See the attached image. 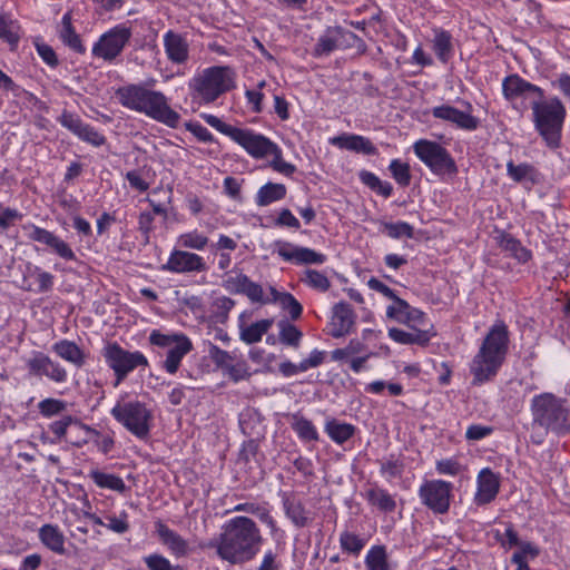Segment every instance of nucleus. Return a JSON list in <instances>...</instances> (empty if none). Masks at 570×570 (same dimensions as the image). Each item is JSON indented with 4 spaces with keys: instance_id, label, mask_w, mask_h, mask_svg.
Masks as SVG:
<instances>
[{
    "instance_id": "nucleus-1",
    "label": "nucleus",
    "mask_w": 570,
    "mask_h": 570,
    "mask_svg": "<svg viewBox=\"0 0 570 570\" xmlns=\"http://www.w3.org/2000/svg\"><path fill=\"white\" fill-rule=\"evenodd\" d=\"M263 537L257 524L248 517H235L223 525L218 539L202 543L203 549H216L220 559L232 564L253 560L261 550Z\"/></svg>"
},
{
    "instance_id": "nucleus-2",
    "label": "nucleus",
    "mask_w": 570,
    "mask_h": 570,
    "mask_svg": "<svg viewBox=\"0 0 570 570\" xmlns=\"http://www.w3.org/2000/svg\"><path fill=\"white\" fill-rule=\"evenodd\" d=\"M116 96L130 110L144 114L170 128L179 125L180 115L169 106L168 98L161 91L141 85H128L119 88Z\"/></svg>"
},
{
    "instance_id": "nucleus-3",
    "label": "nucleus",
    "mask_w": 570,
    "mask_h": 570,
    "mask_svg": "<svg viewBox=\"0 0 570 570\" xmlns=\"http://www.w3.org/2000/svg\"><path fill=\"white\" fill-rule=\"evenodd\" d=\"M509 341V331L503 322L495 323L490 328L470 363L472 384L481 385L498 374L508 354Z\"/></svg>"
},
{
    "instance_id": "nucleus-4",
    "label": "nucleus",
    "mask_w": 570,
    "mask_h": 570,
    "mask_svg": "<svg viewBox=\"0 0 570 570\" xmlns=\"http://www.w3.org/2000/svg\"><path fill=\"white\" fill-rule=\"evenodd\" d=\"M534 128L549 148L556 149L561 142V132L567 110L558 97H533L531 100Z\"/></svg>"
},
{
    "instance_id": "nucleus-5",
    "label": "nucleus",
    "mask_w": 570,
    "mask_h": 570,
    "mask_svg": "<svg viewBox=\"0 0 570 570\" xmlns=\"http://www.w3.org/2000/svg\"><path fill=\"white\" fill-rule=\"evenodd\" d=\"M236 72L229 66H213L204 69L189 81L193 99L212 104L236 87Z\"/></svg>"
},
{
    "instance_id": "nucleus-6",
    "label": "nucleus",
    "mask_w": 570,
    "mask_h": 570,
    "mask_svg": "<svg viewBox=\"0 0 570 570\" xmlns=\"http://www.w3.org/2000/svg\"><path fill=\"white\" fill-rule=\"evenodd\" d=\"M533 423L557 433L570 431V411L566 401L551 393H542L532 399Z\"/></svg>"
},
{
    "instance_id": "nucleus-7",
    "label": "nucleus",
    "mask_w": 570,
    "mask_h": 570,
    "mask_svg": "<svg viewBox=\"0 0 570 570\" xmlns=\"http://www.w3.org/2000/svg\"><path fill=\"white\" fill-rule=\"evenodd\" d=\"M110 413L136 438L146 440L149 436L153 414L145 403L139 401L117 402Z\"/></svg>"
},
{
    "instance_id": "nucleus-8",
    "label": "nucleus",
    "mask_w": 570,
    "mask_h": 570,
    "mask_svg": "<svg viewBox=\"0 0 570 570\" xmlns=\"http://www.w3.org/2000/svg\"><path fill=\"white\" fill-rule=\"evenodd\" d=\"M414 154L439 176L456 175L458 166L451 154L439 142L420 139L413 145Z\"/></svg>"
},
{
    "instance_id": "nucleus-9",
    "label": "nucleus",
    "mask_w": 570,
    "mask_h": 570,
    "mask_svg": "<svg viewBox=\"0 0 570 570\" xmlns=\"http://www.w3.org/2000/svg\"><path fill=\"white\" fill-rule=\"evenodd\" d=\"M101 354L115 373V386L119 385L135 368L148 366V360L141 352H129L116 342L105 345Z\"/></svg>"
},
{
    "instance_id": "nucleus-10",
    "label": "nucleus",
    "mask_w": 570,
    "mask_h": 570,
    "mask_svg": "<svg viewBox=\"0 0 570 570\" xmlns=\"http://www.w3.org/2000/svg\"><path fill=\"white\" fill-rule=\"evenodd\" d=\"M149 342L153 345L168 348L163 367L169 374H175L178 371L184 356L193 350L191 341L181 333L163 334L154 330L149 335Z\"/></svg>"
},
{
    "instance_id": "nucleus-11",
    "label": "nucleus",
    "mask_w": 570,
    "mask_h": 570,
    "mask_svg": "<svg viewBox=\"0 0 570 570\" xmlns=\"http://www.w3.org/2000/svg\"><path fill=\"white\" fill-rule=\"evenodd\" d=\"M358 42L364 46L363 40L354 32L341 26L327 27L315 43L312 56L315 58L327 57L335 50H344Z\"/></svg>"
},
{
    "instance_id": "nucleus-12",
    "label": "nucleus",
    "mask_w": 570,
    "mask_h": 570,
    "mask_svg": "<svg viewBox=\"0 0 570 570\" xmlns=\"http://www.w3.org/2000/svg\"><path fill=\"white\" fill-rule=\"evenodd\" d=\"M131 29L125 23L117 24L102 33L92 47V56L111 62L119 57L130 41Z\"/></svg>"
},
{
    "instance_id": "nucleus-13",
    "label": "nucleus",
    "mask_w": 570,
    "mask_h": 570,
    "mask_svg": "<svg viewBox=\"0 0 570 570\" xmlns=\"http://www.w3.org/2000/svg\"><path fill=\"white\" fill-rule=\"evenodd\" d=\"M451 490V483L443 480H431L420 487L419 494L423 504L430 510L443 514L450 508Z\"/></svg>"
},
{
    "instance_id": "nucleus-14",
    "label": "nucleus",
    "mask_w": 570,
    "mask_h": 570,
    "mask_svg": "<svg viewBox=\"0 0 570 570\" xmlns=\"http://www.w3.org/2000/svg\"><path fill=\"white\" fill-rule=\"evenodd\" d=\"M230 139L242 146L246 153L255 159L268 157L271 149L275 145L274 141L262 134H257L252 129L238 127Z\"/></svg>"
},
{
    "instance_id": "nucleus-15",
    "label": "nucleus",
    "mask_w": 570,
    "mask_h": 570,
    "mask_svg": "<svg viewBox=\"0 0 570 570\" xmlns=\"http://www.w3.org/2000/svg\"><path fill=\"white\" fill-rule=\"evenodd\" d=\"M466 110H459L450 105H441L432 108V116L436 119L450 122L456 128L473 131L480 126L479 118L474 117L472 112V105L465 102Z\"/></svg>"
},
{
    "instance_id": "nucleus-16",
    "label": "nucleus",
    "mask_w": 570,
    "mask_h": 570,
    "mask_svg": "<svg viewBox=\"0 0 570 570\" xmlns=\"http://www.w3.org/2000/svg\"><path fill=\"white\" fill-rule=\"evenodd\" d=\"M26 366L32 376H45L56 383H63L67 380V371L42 352H33Z\"/></svg>"
},
{
    "instance_id": "nucleus-17",
    "label": "nucleus",
    "mask_w": 570,
    "mask_h": 570,
    "mask_svg": "<svg viewBox=\"0 0 570 570\" xmlns=\"http://www.w3.org/2000/svg\"><path fill=\"white\" fill-rule=\"evenodd\" d=\"M23 229L27 230V236L29 239L43 244L48 248H50L55 254L61 257L65 261H75L76 254L70 247V245L61 239L59 236L53 234L52 232L45 229L42 227L36 226L33 224H28L23 226Z\"/></svg>"
},
{
    "instance_id": "nucleus-18",
    "label": "nucleus",
    "mask_w": 570,
    "mask_h": 570,
    "mask_svg": "<svg viewBox=\"0 0 570 570\" xmlns=\"http://www.w3.org/2000/svg\"><path fill=\"white\" fill-rule=\"evenodd\" d=\"M275 252L285 262L296 265H321L325 263L326 256L308 247L294 245L289 242H276Z\"/></svg>"
},
{
    "instance_id": "nucleus-19",
    "label": "nucleus",
    "mask_w": 570,
    "mask_h": 570,
    "mask_svg": "<svg viewBox=\"0 0 570 570\" xmlns=\"http://www.w3.org/2000/svg\"><path fill=\"white\" fill-rule=\"evenodd\" d=\"M163 269L177 274L200 273L207 271V265L198 254L174 249Z\"/></svg>"
},
{
    "instance_id": "nucleus-20",
    "label": "nucleus",
    "mask_w": 570,
    "mask_h": 570,
    "mask_svg": "<svg viewBox=\"0 0 570 570\" xmlns=\"http://www.w3.org/2000/svg\"><path fill=\"white\" fill-rule=\"evenodd\" d=\"M503 96L507 100L513 102L519 98L533 99V97H542L543 90L524 80L519 75H510L502 82Z\"/></svg>"
},
{
    "instance_id": "nucleus-21",
    "label": "nucleus",
    "mask_w": 570,
    "mask_h": 570,
    "mask_svg": "<svg viewBox=\"0 0 570 570\" xmlns=\"http://www.w3.org/2000/svg\"><path fill=\"white\" fill-rule=\"evenodd\" d=\"M356 314L346 302H340L333 306V315L330 323V334L340 338L350 334L355 325Z\"/></svg>"
},
{
    "instance_id": "nucleus-22",
    "label": "nucleus",
    "mask_w": 570,
    "mask_h": 570,
    "mask_svg": "<svg viewBox=\"0 0 570 570\" xmlns=\"http://www.w3.org/2000/svg\"><path fill=\"white\" fill-rule=\"evenodd\" d=\"M499 478L490 470L483 469L478 475V491L474 502L478 505H484L493 501L499 492Z\"/></svg>"
},
{
    "instance_id": "nucleus-23",
    "label": "nucleus",
    "mask_w": 570,
    "mask_h": 570,
    "mask_svg": "<svg viewBox=\"0 0 570 570\" xmlns=\"http://www.w3.org/2000/svg\"><path fill=\"white\" fill-rule=\"evenodd\" d=\"M164 47L167 58L174 63H185L189 58V46L186 39L169 30L164 36Z\"/></svg>"
},
{
    "instance_id": "nucleus-24",
    "label": "nucleus",
    "mask_w": 570,
    "mask_h": 570,
    "mask_svg": "<svg viewBox=\"0 0 570 570\" xmlns=\"http://www.w3.org/2000/svg\"><path fill=\"white\" fill-rule=\"evenodd\" d=\"M331 142L340 148L352 150L363 155L377 154V148L373 145V142L368 138L360 135L343 134L341 136L332 138Z\"/></svg>"
},
{
    "instance_id": "nucleus-25",
    "label": "nucleus",
    "mask_w": 570,
    "mask_h": 570,
    "mask_svg": "<svg viewBox=\"0 0 570 570\" xmlns=\"http://www.w3.org/2000/svg\"><path fill=\"white\" fill-rule=\"evenodd\" d=\"M282 502L286 517L295 527L305 528L312 522L311 513L305 509L301 500L285 493Z\"/></svg>"
},
{
    "instance_id": "nucleus-26",
    "label": "nucleus",
    "mask_w": 570,
    "mask_h": 570,
    "mask_svg": "<svg viewBox=\"0 0 570 570\" xmlns=\"http://www.w3.org/2000/svg\"><path fill=\"white\" fill-rule=\"evenodd\" d=\"M433 336H435V332L431 330H412V332L396 327L389 330V337L395 343L404 345L415 344L424 347L428 346Z\"/></svg>"
},
{
    "instance_id": "nucleus-27",
    "label": "nucleus",
    "mask_w": 570,
    "mask_h": 570,
    "mask_svg": "<svg viewBox=\"0 0 570 570\" xmlns=\"http://www.w3.org/2000/svg\"><path fill=\"white\" fill-rule=\"evenodd\" d=\"M156 532L170 552L176 557H185L188 553L187 541L177 532L169 529L165 523L158 521L156 523Z\"/></svg>"
},
{
    "instance_id": "nucleus-28",
    "label": "nucleus",
    "mask_w": 570,
    "mask_h": 570,
    "mask_svg": "<svg viewBox=\"0 0 570 570\" xmlns=\"http://www.w3.org/2000/svg\"><path fill=\"white\" fill-rule=\"evenodd\" d=\"M367 502L376 508L380 512L392 513L396 509L395 497L390 494L387 490L373 485L365 492Z\"/></svg>"
},
{
    "instance_id": "nucleus-29",
    "label": "nucleus",
    "mask_w": 570,
    "mask_h": 570,
    "mask_svg": "<svg viewBox=\"0 0 570 570\" xmlns=\"http://www.w3.org/2000/svg\"><path fill=\"white\" fill-rule=\"evenodd\" d=\"M52 351L62 360L73 364L80 368L86 363V354L83 351L72 341L60 340L52 345Z\"/></svg>"
},
{
    "instance_id": "nucleus-30",
    "label": "nucleus",
    "mask_w": 570,
    "mask_h": 570,
    "mask_svg": "<svg viewBox=\"0 0 570 570\" xmlns=\"http://www.w3.org/2000/svg\"><path fill=\"white\" fill-rule=\"evenodd\" d=\"M434 38L432 40V48L438 59L446 63L454 55V46L452 35L441 28L433 29Z\"/></svg>"
},
{
    "instance_id": "nucleus-31",
    "label": "nucleus",
    "mask_w": 570,
    "mask_h": 570,
    "mask_svg": "<svg viewBox=\"0 0 570 570\" xmlns=\"http://www.w3.org/2000/svg\"><path fill=\"white\" fill-rule=\"evenodd\" d=\"M242 318L243 316L239 318V337L246 344L261 342L263 335L269 331L274 323L271 318H264L250 325H246Z\"/></svg>"
},
{
    "instance_id": "nucleus-32",
    "label": "nucleus",
    "mask_w": 570,
    "mask_h": 570,
    "mask_svg": "<svg viewBox=\"0 0 570 570\" xmlns=\"http://www.w3.org/2000/svg\"><path fill=\"white\" fill-rule=\"evenodd\" d=\"M41 543L57 554H65V535L57 525L43 524L39 529Z\"/></svg>"
},
{
    "instance_id": "nucleus-33",
    "label": "nucleus",
    "mask_w": 570,
    "mask_h": 570,
    "mask_svg": "<svg viewBox=\"0 0 570 570\" xmlns=\"http://www.w3.org/2000/svg\"><path fill=\"white\" fill-rule=\"evenodd\" d=\"M286 194L287 188L284 184L268 181L258 189L255 202L257 206L265 207L284 199Z\"/></svg>"
},
{
    "instance_id": "nucleus-34",
    "label": "nucleus",
    "mask_w": 570,
    "mask_h": 570,
    "mask_svg": "<svg viewBox=\"0 0 570 570\" xmlns=\"http://www.w3.org/2000/svg\"><path fill=\"white\" fill-rule=\"evenodd\" d=\"M71 13L67 12L63 14L61 20V27L59 29V37L62 42L70 49L78 53H85L86 48L82 45L80 36L76 32L72 22Z\"/></svg>"
},
{
    "instance_id": "nucleus-35",
    "label": "nucleus",
    "mask_w": 570,
    "mask_h": 570,
    "mask_svg": "<svg viewBox=\"0 0 570 570\" xmlns=\"http://www.w3.org/2000/svg\"><path fill=\"white\" fill-rule=\"evenodd\" d=\"M356 428L346 422H340L336 419H331L325 423V432L337 444H343L355 434Z\"/></svg>"
},
{
    "instance_id": "nucleus-36",
    "label": "nucleus",
    "mask_w": 570,
    "mask_h": 570,
    "mask_svg": "<svg viewBox=\"0 0 570 570\" xmlns=\"http://www.w3.org/2000/svg\"><path fill=\"white\" fill-rule=\"evenodd\" d=\"M291 428L304 442L318 441V432L313 422L299 413L292 414Z\"/></svg>"
},
{
    "instance_id": "nucleus-37",
    "label": "nucleus",
    "mask_w": 570,
    "mask_h": 570,
    "mask_svg": "<svg viewBox=\"0 0 570 570\" xmlns=\"http://www.w3.org/2000/svg\"><path fill=\"white\" fill-rule=\"evenodd\" d=\"M89 478L101 489H109L119 493H125L128 490L124 480L115 474L105 473L96 469L89 472Z\"/></svg>"
},
{
    "instance_id": "nucleus-38",
    "label": "nucleus",
    "mask_w": 570,
    "mask_h": 570,
    "mask_svg": "<svg viewBox=\"0 0 570 570\" xmlns=\"http://www.w3.org/2000/svg\"><path fill=\"white\" fill-rule=\"evenodd\" d=\"M361 181L370 189L387 198L393 193V186L389 181H382L375 174L363 170L360 173Z\"/></svg>"
},
{
    "instance_id": "nucleus-39",
    "label": "nucleus",
    "mask_w": 570,
    "mask_h": 570,
    "mask_svg": "<svg viewBox=\"0 0 570 570\" xmlns=\"http://www.w3.org/2000/svg\"><path fill=\"white\" fill-rule=\"evenodd\" d=\"M500 246L503 250L510 253L514 258L521 263L530 259L531 253L522 244L510 235H504L501 238Z\"/></svg>"
},
{
    "instance_id": "nucleus-40",
    "label": "nucleus",
    "mask_w": 570,
    "mask_h": 570,
    "mask_svg": "<svg viewBox=\"0 0 570 570\" xmlns=\"http://www.w3.org/2000/svg\"><path fill=\"white\" fill-rule=\"evenodd\" d=\"M0 39L12 48L17 47L20 39L19 26L3 13H0Z\"/></svg>"
},
{
    "instance_id": "nucleus-41",
    "label": "nucleus",
    "mask_w": 570,
    "mask_h": 570,
    "mask_svg": "<svg viewBox=\"0 0 570 570\" xmlns=\"http://www.w3.org/2000/svg\"><path fill=\"white\" fill-rule=\"evenodd\" d=\"M177 242L180 247L203 250L207 246L209 239L206 235L199 233L198 230H191L179 235Z\"/></svg>"
},
{
    "instance_id": "nucleus-42",
    "label": "nucleus",
    "mask_w": 570,
    "mask_h": 570,
    "mask_svg": "<svg viewBox=\"0 0 570 570\" xmlns=\"http://www.w3.org/2000/svg\"><path fill=\"white\" fill-rule=\"evenodd\" d=\"M269 156H272L273 159L269 161L268 166L273 170L285 176H291L295 173L296 167L284 160L282 149L276 144L271 149Z\"/></svg>"
},
{
    "instance_id": "nucleus-43",
    "label": "nucleus",
    "mask_w": 570,
    "mask_h": 570,
    "mask_svg": "<svg viewBox=\"0 0 570 570\" xmlns=\"http://www.w3.org/2000/svg\"><path fill=\"white\" fill-rule=\"evenodd\" d=\"M508 175L517 183L523 180L534 181L535 169L530 164L515 165L513 161L507 164Z\"/></svg>"
},
{
    "instance_id": "nucleus-44",
    "label": "nucleus",
    "mask_w": 570,
    "mask_h": 570,
    "mask_svg": "<svg viewBox=\"0 0 570 570\" xmlns=\"http://www.w3.org/2000/svg\"><path fill=\"white\" fill-rule=\"evenodd\" d=\"M302 282L318 292H326L331 287L328 277L316 269H306Z\"/></svg>"
},
{
    "instance_id": "nucleus-45",
    "label": "nucleus",
    "mask_w": 570,
    "mask_h": 570,
    "mask_svg": "<svg viewBox=\"0 0 570 570\" xmlns=\"http://www.w3.org/2000/svg\"><path fill=\"white\" fill-rule=\"evenodd\" d=\"M389 169L400 186L406 187L410 185L412 176L410 171V165L407 163H403L400 159H393L389 166Z\"/></svg>"
},
{
    "instance_id": "nucleus-46",
    "label": "nucleus",
    "mask_w": 570,
    "mask_h": 570,
    "mask_svg": "<svg viewBox=\"0 0 570 570\" xmlns=\"http://www.w3.org/2000/svg\"><path fill=\"white\" fill-rule=\"evenodd\" d=\"M28 273L30 276L35 277L37 282V289L38 293H47L52 289L53 287V275L49 272L42 271L38 266L28 267Z\"/></svg>"
},
{
    "instance_id": "nucleus-47",
    "label": "nucleus",
    "mask_w": 570,
    "mask_h": 570,
    "mask_svg": "<svg viewBox=\"0 0 570 570\" xmlns=\"http://www.w3.org/2000/svg\"><path fill=\"white\" fill-rule=\"evenodd\" d=\"M340 544L343 551L357 556L365 546V542L357 534L344 531L340 537Z\"/></svg>"
},
{
    "instance_id": "nucleus-48",
    "label": "nucleus",
    "mask_w": 570,
    "mask_h": 570,
    "mask_svg": "<svg viewBox=\"0 0 570 570\" xmlns=\"http://www.w3.org/2000/svg\"><path fill=\"white\" fill-rule=\"evenodd\" d=\"M75 423L79 429L91 431L87 425L78 422L70 415L62 417L61 420L55 421L49 425L50 432L59 440L66 439L68 428Z\"/></svg>"
},
{
    "instance_id": "nucleus-49",
    "label": "nucleus",
    "mask_w": 570,
    "mask_h": 570,
    "mask_svg": "<svg viewBox=\"0 0 570 570\" xmlns=\"http://www.w3.org/2000/svg\"><path fill=\"white\" fill-rule=\"evenodd\" d=\"M365 564L368 570H387L385 548H372L366 556Z\"/></svg>"
},
{
    "instance_id": "nucleus-50",
    "label": "nucleus",
    "mask_w": 570,
    "mask_h": 570,
    "mask_svg": "<svg viewBox=\"0 0 570 570\" xmlns=\"http://www.w3.org/2000/svg\"><path fill=\"white\" fill-rule=\"evenodd\" d=\"M39 412L45 417H51L66 411L67 403L58 399H45L38 404Z\"/></svg>"
},
{
    "instance_id": "nucleus-51",
    "label": "nucleus",
    "mask_w": 570,
    "mask_h": 570,
    "mask_svg": "<svg viewBox=\"0 0 570 570\" xmlns=\"http://www.w3.org/2000/svg\"><path fill=\"white\" fill-rule=\"evenodd\" d=\"M383 230L391 238H401V237L412 238L414 235L413 226H411L410 224H407L405 222L384 223Z\"/></svg>"
},
{
    "instance_id": "nucleus-52",
    "label": "nucleus",
    "mask_w": 570,
    "mask_h": 570,
    "mask_svg": "<svg viewBox=\"0 0 570 570\" xmlns=\"http://www.w3.org/2000/svg\"><path fill=\"white\" fill-rule=\"evenodd\" d=\"M142 560L149 570H184L178 564H171L167 558L159 553L146 556Z\"/></svg>"
},
{
    "instance_id": "nucleus-53",
    "label": "nucleus",
    "mask_w": 570,
    "mask_h": 570,
    "mask_svg": "<svg viewBox=\"0 0 570 570\" xmlns=\"http://www.w3.org/2000/svg\"><path fill=\"white\" fill-rule=\"evenodd\" d=\"M302 332L293 324H281L279 341L283 344L297 347L299 345Z\"/></svg>"
},
{
    "instance_id": "nucleus-54",
    "label": "nucleus",
    "mask_w": 570,
    "mask_h": 570,
    "mask_svg": "<svg viewBox=\"0 0 570 570\" xmlns=\"http://www.w3.org/2000/svg\"><path fill=\"white\" fill-rule=\"evenodd\" d=\"M392 301L393 304L386 308V316L389 318L395 320L399 323H402L407 314V311H410V304L399 296H395Z\"/></svg>"
},
{
    "instance_id": "nucleus-55",
    "label": "nucleus",
    "mask_w": 570,
    "mask_h": 570,
    "mask_svg": "<svg viewBox=\"0 0 570 570\" xmlns=\"http://www.w3.org/2000/svg\"><path fill=\"white\" fill-rule=\"evenodd\" d=\"M58 121L62 127L67 128L76 136H78L79 132H81V129L86 125L79 116L67 110L62 111V114L58 118Z\"/></svg>"
},
{
    "instance_id": "nucleus-56",
    "label": "nucleus",
    "mask_w": 570,
    "mask_h": 570,
    "mask_svg": "<svg viewBox=\"0 0 570 570\" xmlns=\"http://www.w3.org/2000/svg\"><path fill=\"white\" fill-rule=\"evenodd\" d=\"M208 353L216 366L222 368L224 372L233 363L234 357L227 351H224L214 344H210Z\"/></svg>"
},
{
    "instance_id": "nucleus-57",
    "label": "nucleus",
    "mask_w": 570,
    "mask_h": 570,
    "mask_svg": "<svg viewBox=\"0 0 570 570\" xmlns=\"http://www.w3.org/2000/svg\"><path fill=\"white\" fill-rule=\"evenodd\" d=\"M278 304L283 309L288 312L292 320H297L301 317L303 307L291 293L284 294L282 301Z\"/></svg>"
},
{
    "instance_id": "nucleus-58",
    "label": "nucleus",
    "mask_w": 570,
    "mask_h": 570,
    "mask_svg": "<svg viewBox=\"0 0 570 570\" xmlns=\"http://www.w3.org/2000/svg\"><path fill=\"white\" fill-rule=\"evenodd\" d=\"M77 137L95 147L102 146L106 142L105 136L88 124L83 126Z\"/></svg>"
},
{
    "instance_id": "nucleus-59",
    "label": "nucleus",
    "mask_w": 570,
    "mask_h": 570,
    "mask_svg": "<svg viewBox=\"0 0 570 570\" xmlns=\"http://www.w3.org/2000/svg\"><path fill=\"white\" fill-rule=\"evenodd\" d=\"M249 281V277L245 274H238L230 276L223 282V286L226 291L233 294H244L245 287Z\"/></svg>"
},
{
    "instance_id": "nucleus-60",
    "label": "nucleus",
    "mask_w": 570,
    "mask_h": 570,
    "mask_svg": "<svg viewBox=\"0 0 570 570\" xmlns=\"http://www.w3.org/2000/svg\"><path fill=\"white\" fill-rule=\"evenodd\" d=\"M252 303H259L262 305L269 304L268 297L264 296L263 287L253 282L248 281L244 294Z\"/></svg>"
},
{
    "instance_id": "nucleus-61",
    "label": "nucleus",
    "mask_w": 570,
    "mask_h": 570,
    "mask_svg": "<svg viewBox=\"0 0 570 570\" xmlns=\"http://www.w3.org/2000/svg\"><path fill=\"white\" fill-rule=\"evenodd\" d=\"M107 520L108 523H106L105 527L116 533L122 534L129 530L128 514L125 511H122L119 517L108 515Z\"/></svg>"
},
{
    "instance_id": "nucleus-62",
    "label": "nucleus",
    "mask_w": 570,
    "mask_h": 570,
    "mask_svg": "<svg viewBox=\"0 0 570 570\" xmlns=\"http://www.w3.org/2000/svg\"><path fill=\"white\" fill-rule=\"evenodd\" d=\"M436 471L440 474L458 475L463 471V466L454 458L443 459L436 462Z\"/></svg>"
},
{
    "instance_id": "nucleus-63",
    "label": "nucleus",
    "mask_w": 570,
    "mask_h": 570,
    "mask_svg": "<svg viewBox=\"0 0 570 570\" xmlns=\"http://www.w3.org/2000/svg\"><path fill=\"white\" fill-rule=\"evenodd\" d=\"M36 49L41 59L51 68L59 65L58 57L51 46L45 42H36Z\"/></svg>"
},
{
    "instance_id": "nucleus-64",
    "label": "nucleus",
    "mask_w": 570,
    "mask_h": 570,
    "mask_svg": "<svg viewBox=\"0 0 570 570\" xmlns=\"http://www.w3.org/2000/svg\"><path fill=\"white\" fill-rule=\"evenodd\" d=\"M380 466L381 473L390 478L400 476L404 468L403 463L400 460L394 459L393 456H391L386 461L380 462Z\"/></svg>"
}]
</instances>
